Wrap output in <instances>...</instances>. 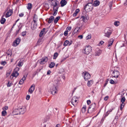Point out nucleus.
Instances as JSON below:
<instances>
[{"label": "nucleus", "instance_id": "obj_27", "mask_svg": "<svg viewBox=\"0 0 127 127\" xmlns=\"http://www.w3.org/2000/svg\"><path fill=\"white\" fill-rule=\"evenodd\" d=\"M54 19V17L53 16H51L49 19L48 22L49 23H51Z\"/></svg>", "mask_w": 127, "mask_h": 127}, {"label": "nucleus", "instance_id": "obj_34", "mask_svg": "<svg viewBox=\"0 0 127 127\" xmlns=\"http://www.w3.org/2000/svg\"><path fill=\"white\" fill-rule=\"evenodd\" d=\"M55 65V64L54 63V62H52L49 64V66L50 68H52Z\"/></svg>", "mask_w": 127, "mask_h": 127}, {"label": "nucleus", "instance_id": "obj_13", "mask_svg": "<svg viewBox=\"0 0 127 127\" xmlns=\"http://www.w3.org/2000/svg\"><path fill=\"white\" fill-rule=\"evenodd\" d=\"M35 86L34 84L31 85L29 89L28 92L30 94H32L34 90Z\"/></svg>", "mask_w": 127, "mask_h": 127}, {"label": "nucleus", "instance_id": "obj_17", "mask_svg": "<svg viewBox=\"0 0 127 127\" xmlns=\"http://www.w3.org/2000/svg\"><path fill=\"white\" fill-rule=\"evenodd\" d=\"M12 114L13 115L20 114V112L19 111L18 108L15 109L13 110L12 112Z\"/></svg>", "mask_w": 127, "mask_h": 127}, {"label": "nucleus", "instance_id": "obj_18", "mask_svg": "<svg viewBox=\"0 0 127 127\" xmlns=\"http://www.w3.org/2000/svg\"><path fill=\"white\" fill-rule=\"evenodd\" d=\"M13 13V11L10 9L7 12L6 15L5 17L7 18L10 16Z\"/></svg>", "mask_w": 127, "mask_h": 127}, {"label": "nucleus", "instance_id": "obj_46", "mask_svg": "<svg viewBox=\"0 0 127 127\" xmlns=\"http://www.w3.org/2000/svg\"><path fill=\"white\" fill-rule=\"evenodd\" d=\"M32 5L31 3H28V6H27V8L29 9H31L32 8Z\"/></svg>", "mask_w": 127, "mask_h": 127}, {"label": "nucleus", "instance_id": "obj_29", "mask_svg": "<svg viewBox=\"0 0 127 127\" xmlns=\"http://www.w3.org/2000/svg\"><path fill=\"white\" fill-rule=\"evenodd\" d=\"M79 11L80 10L79 9H77L73 14V16L75 17L76 16L77 14L79 12Z\"/></svg>", "mask_w": 127, "mask_h": 127}, {"label": "nucleus", "instance_id": "obj_35", "mask_svg": "<svg viewBox=\"0 0 127 127\" xmlns=\"http://www.w3.org/2000/svg\"><path fill=\"white\" fill-rule=\"evenodd\" d=\"M109 82L111 84H116L117 83V81H114L113 80L111 79L109 80Z\"/></svg>", "mask_w": 127, "mask_h": 127}, {"label": "nucleus", "instance_id": "obj_51", "mask_svg": "<svg viewBox=\"0 0 127 127\" xmlns=\"http://www.w3.org/2000/svg\"><path fill=\"white\" fill-rule=\"evenodd\" d=\"M71 27H69L66 28V30L68 32H69L71 30Z\"/></svg>", "mask_w": 127, "mask_h": 127}, {"label": "nucleus", "instance_id": "obj_44", "mask_svg": "<svg viewBox=\"0 0 127 127\" xmlns=\"http://www.w3.org/2000/svg\"><path fill=\"white\" fill-rule=\"evenodd\" d=\"M0 64L1 65L4 66L7 64V62L5 61H2L0 62Z\"/></svg>", "mask_w": 127, "mask_h": 127}, {"label": "nucleus", "instance_id": "obj_4", "mask_svg": "<svg viewBox=\"0 0 127 127\" xmlns=\"http://www.w3.org/2000/svg\"><path fill=\"white\" fill-rule=\"evenodd\" d=\"M93 7V4L92 3H89L86 5L85 9L87 12H88L92 10Z\"/></svg>", "mask_w": 127, "mask_h": 127}, {"label": "nucleus", "instance_id": "obj_40", "mask_svg": "<svg viewBox=\"0 0 127 127\" xmlns=\"http://www.w3.org/2000/svg\"><path fill=\"white\" fill-rule=\"evenodd\" d=\"M23 64V63L22 61H20L18 63V65L20 67H21Z\"/></svg>", "mask_w": 127, "mask_h": 127}, {"label": "nucleus", "instance_id": "obj_6", "mask_svg": "<svg viewBox=\"0 0 127 127\" xmlns=\"http://www.w3.org/2000/svg\"><path fill=\"white\" fill-rule=\"evenodd\" d=\"M83 76L85 80L86 81L90 79L91 77L90 74L88 72H84L83 73Z\"/></svg>", "mask_w": 127, "mask_h": 127}, {"label": "nucleus", "instance_id": "obj_37", "mask_svg": "<svg viewBox=\"0 0 127 127\" xmlns=\"http://www.w3.org/2000/svg\"><path fill=\"white\" fill-rule=\"evenodd\" d=\"M6 20L5 18H2L0 20V22L1 24H4Z\"/></svg>", "mask_w": 127, "mask_h": 127}, {"label": "nucleus", "instance_id": "obj_56", "mask_svg": "<svg viewBox=\"0 0 127 127\" xmlns=\"http://www.w3.org/2000/svg\"><path fill=\"white\" fill-rule=\"evenodd\" d=\"M26 34V32H22V35L23 36H25Z\"/></svg>", "mask_w": 127, "mask_h": 127}, {"label": "nucleus", "instance_id": "obj_33", "mask_svg": "<svg viewBox=\"0 0 127 127\" xmlns=\"http://www.w3.org/2000/svg\"><path fill=\"white\" fill-rule=\"evenodd\" d=\"M6 54L7 56H10L12 54V51L10 50H8Z\"/></svg>", "mask_w": 127, "mask_h": 127}, {"label": "nucleus", "instance_id": "obj_60", "mask_svg": "<svg viewBox=\"0 0 127 127\" xmlns=\"http://www.w3.org/2000/svg\"><path fill=\"white\" fill-rule=\"evenodd\" d=\"M91 103V101L90 100H88L87 101V104L89 105Z\"/></svg>", "mask_w": 127, "mask_h": 127}, {"label": "nucleus", "instance_id": "obj_19", "mask_svg": "<svg viewBox=\"0 0 127 127\" xmlns=\"http://www.w3.org/2000/svg\"><path fill=\"white\" fill-rule=\"evenodd\" d=\"M114 41V39L112 38H111L108 41L107 45L108 48H110L109 47L112 45Z\"/></svg>", "mask_w": 127, "mask_h": 127}, {"label": "nucleus", "instance_id": "obj_5", "mask_svg": "<svg viewBox=\"0 0 127 127\" xmlns=\"http://www.w3.org/2000/svg\"><path fill=\"white\" fill-rule=\"evenodd\" d=\"M92 47L90 46H86L85 47V53L86 54H89L92 50Z\"/></svg>", "mask_w": 127, "mask_h": 127}, {"label": "nucleus", "instance_id": "obj_41", "mask_svg": "<svg viewBox=\"0 0 127 127\" xmlns=\"http://www.w3.org/2000/svg\"><path fill=\"white\" fill-rule=\"evenodd\" d=\"M60 18V17H56L54 20V23H57Z\"/></svg>", "mask_w": 127, "mask_h": 127}, {"label": "nucleus", "instance_id": "obj_2", "mask_svg": "<svg viewBox=\"0 0 127 127\" xmlns=\"http://www.w3.org/2000/svg\"><path fill=\"white\" fill-rule=\"evenodd\" d=\"M51 2V5L53 9H55L59 8V2L56 0H50Z\"/></svg>", "mask_w": 127, "mask_h": 127}, {"label": "nucleus", "instance_id": "obj_50", "mask_svg": "<svg viewBox=\"0 0 127 127\" xmlns=\"http://www.w3.org/2000/svg\"><path fill=\"white\" fill-rule=\"evenodd\" d=\"M95 108H91V109L89 110V112L90 113H92L94 112L95 110Z\"/></svg>", "mask_w": 127, "mask_h": 127}, {"label": "nucleus", "instance_id": "obj_47", "mask_svg": "<svg viewBox=\"0 0 127 127\" xmlns=\"http://www.w3.org/2000/svg\"><path fill=\"white\" fill-rule=\"evenodd\" d=\"M126 99L125 97H123L121 98V101L122 103H124Z\"/></svg>", "mask_w": 127, "mask_h": 127}, {"label": "nucleus", "instance_id": "obj_25", "mask_svg": "<svg viewBox=\"0 0 127 127\" xmlns=\"http://www.w3.org/2000/svg\"><path fill=\"white\" fill-rule=\"evenodd\" d=\"M100 4V2L98 0H96L94 2L93 5V6L95 7L98 6Z\"/></svg>", "mask_w": 127, "mask_h": 127}, {"label": "nucleus", "instance_id": "obj_52", "mask_svg": "<svg viewBox=\"0 0 127 127\" xmlns=\"http://www.w3.org/2000/svg\"><path fill=\"white\" fill-rule=\"evenodd\" d=\"M8 109V107L7 106H5L2 108V109L3 110V111H5L6 110H7Z\"/></svg>", "mask_w": 127, "mask_h": 127}, {"label": "nucleus", "instance_id": "obj_23", "mask_svg": "<svg viewBox=\"0 0 127 127\" xmlns=\"http://www.w3.org/2000/svg\"><path fill=\"white\" fill-rule=\"evenodd\" d=\"M19 73L17 71H14L11 74L12 78L13 77H16L19 75Z\"/></svg>", "mask_w": 127, "mask_h": 127}, {"label": "nucleus", "instance_id": "obj_28", "mask_svg": "<svg viewBox=\"0 0 127 127\" xmlns=\"http://www.w3.org/2000/svg\"><path fill=\"white\" fill-rule=\"evenodd\" d=\"M45 28H44L41 31L39 34V36L40 37H41L43 35V34L45 33Z\"/></svg>", "mask_w": 127, "mask_h": 127}, {"label": "nucleus", "instance_id": "obj_22", "mask_svg": "<svg viewBox=\"0 0 127 127\" xmlns=\"http://www.w3.org/2000/svg\"><path fill=\"white\" fill-rule=\"evenodd\" d=\"M66 0H61L60 2L61 7H63L67 3V2Z\"/></svg>", "mask_w": 127, "mask_h": 127}, {"label": "nucleus", "instance_id": "obj_30", "mask_svg": "<svg viewBox=\"0 0 127 127\" xmlns=\"http://www.w3.org/2000/svg\"><path fill=\"white\" fill-rule=\"evenodd\" d=\"M86 106L85 105H84L83 106V107L82 109V111L83 113H84L86 110Z\"/></svg>", "mask_w": 127, "mask_h": 127}, {"label": "nucleus", "instance_id": "obj_59", "mask_svg": "<svg viewBox=\"0 0 127 127\" xmlns=\"http://www.w3.org/2000/svg\"><path fill=\"white\" fill-rule=\"evenodd\" d=\"M19 68L18 67H16L15 68L14 71H17H17H19Z\"/></svg>", "mask_w": 127, "mask_h": 127}, {"label": "nucleus", "instance_id": "obj_62", "mask_svg": "<svg viewBox=\"0 0 127 127\" xmlns=\"http://www.w3.org/2000/svg\"><path fill=\"white\" fill-rule=\"evenodd\" d=\"M108 96H107L106 97H105L104 98V100H107L108 99Z\"/></svg>", "mask_w": 127, "mask_h": 127}, {"label": "nucleus", "instance_id": "obj_42", "mask_svg": "<svg viewBox=\"0 0 127 127\" xmlns=\"http://www.w3.org/2000/svg\"><path fill=\"white\" fill-rule=\"evenodd\" d=\"M114 25L117 27L118 26L120 25V22L118 21H116L114 22Z\"/></svg>", "mask_w": 127, "mask_h": 127}, {"label": "nucleus", "instance_id": "obj_53", "mask_svg": "<svg viewBox=\"0 0 127 127\" xmlns=\"http://www.w3.org/2000/svg\"><path fill=\"white\" fill-rule=\"evenodd\" d=\"M30 96L29 95H27L26 97V99L27 100H29L30 98Z\"/></svg>", "mask_w": 127, "mask_h": 127}, {"label": "nucleus", "instance_id": "obj_58", "mask_svg": "<svg viewBox=\"0 0 127 127\" xmlns=\"http://www.w3.org/2000/svg\"><path fill=\"white\" fill-rule=\"evenodd\" d=\"M68 32L66 30L64 32V34L65 36H66L67 35Z\"/></svg>", "mask_w": 127, "mask_h": 127}, {"label": "nucleus", "instance_id": "obj_45", "mask_svg": "<svg viewBox=\"0 0 127 127\" xmlns=\"http://www.w3.org/2000/svg\"><path fill=\"white\" fill-rule=\"evenodd\" d=\"M91 38V35L90 34H89L86 37V39L87 40L90 39Z\"/></svg>", "mask_w": 127, "mask_h": 127}, {"label": "nucleus", "instance_id": "obj_63", "mask_svg": "<svg viewBox=\"0 0 127 127\" xmlns=\"http://www.w3.org/2000/svg\"><path fill=\"white\" fill-rule=\"evenodd\" d=\"M51 72L50 70H48L47 72V75H49Z\"/></svg>", "mask_w": 127, "mask_h": 127}, {"label": "nucleus", "instance_id": "obj_26", "mask_svg": "<svg viewBox=\"0 0 127 127\" xmlns=\"http://www.w3.org/2000/svg\"><path fill=\"white\" fill-rule=\"evenodd\" d=\"M32 24H33V25L31 27L32 29V30H34L37 27V24L36 22L35 23L33 22V23H32Z\"/></svg>", "mask_w": 127, "mask_h": 127}, {"label": "nucleus", "instance_id": "obj_11", "mask_svg": "<svg viewBox=\"0 0 127 127\" xmlns=\"http://www.w3.org/2000/svg\"><path fill=\"white\" fill-rule=\"evenodd\" d=\"M18 108L20 112V114H23L25 112L26 109L24 106H20Z\"/></svg>", "mask_w": 127, "mask_h": 127}, {"label": "nucleus", "instance_id": "obj_49", "mask_svg": "<svg viewBox=\"0 0 127 127\" xmlns=\"http://www.w3.org/2000/svg\"><path fill=\"white\" fill-rule=\"evenodd\" d=\"M125 103H122L121 105L120 110H122L124 106Z\"/></svg>", "mask_w": 127, "mask_h": 127}, {"label": "nucleus", "instance_id": "obj_21", "mask_svg": "<svg viewBox=\"0 0 127 127\" xmlns=\"http://www.w3.org/2000/svg\"><path fill=\"white\" fill-rule=\"evenodd\" d=\"M27 76L24 75L22 79H21L19 82V84L20 85L24 83V81L26 80Z\"/></svg>", "mask_w": 127, "mask_h": 127}, {"label": "nucleus", "instance_id": "obj_54", "mask_svg": "<svg viewBox=\"0 0 127 127\" xmlns=\"http://www.w3.org/2000/svg\"><path fill=\"white\" fill-rule=\"evenodd\" d=\"M104 43V41H101L99 42V44L98 45L100 46V45H102Z\"/></svg>", "mask_w": 127, "mask_h": 127}, {"label": "nucleus", "instance_id": "obj_15", "mask_svg": "<svg viewBox=\"0 0 127 127\" xmlns=\"http://www.w3.org/2000/svg\"><path fill=\"white\" fill-rule=\"evenodd\" d=\"M78 24V26L75 28L73 32V33L74 34H77L79 32V30L80 29V27H78V26L79 25H80L79 24Z\"/></svg>", "mask_w": 127, "mask_h": 127}, {"label": "nucleus", "instance_id": "obj_9", "mask_svg": "<svg viewBox=\"0 0 127 127\" xmlns=\"http://www.w3.org/2000/svg\"><path fill=\"white\" fill-rule=\"evenodd\" d=\"M78 99V98L76 96H74L72 98L71 102L72 104L74 106H75L76 105Z\"/></svg>", "mask_w": 127, "mask_h": 127}, {"label": "nucleus", "instance_id": "obj_64", "mask_svg": "<svg viewBox=\"0 0 127 127\" xmlns=\"http://www.w3.org/2000/svg\"><path fill=\"white\" fill-rule=\"evenodd\" d=\"M124 4L125 5H127V0H126L124 3Z\"/></svg>", "mask_w": 127, "mask_h": 127}, {"label": "nucleus", "instance_id": "obj_32", "mask_svg": "<svg viewBox=\"0 0 127 127\" xmlns=\"http://www.w3.org/2000/svg\"><path fill=\"white\" fill-rule=\"evenodd\" d=\"M58 9V8H56V9L54 8L53 9V10L54 11V12L53 14V16H55L56 15L57 13Z\"/></svg>", "mask_w": 127, "mask_h": 127}, {"label": "nucleus", "instance_id": "obj_61", "mask_svg": "<svg viewBox=\"0 0 127 127\" xmlns=\"http://www.w3.org/2000/svg\"><path fill=\"white\" fill-rule=\"evenodd\" d=\"M109 111H107L106 113V114H105V116L106 117L109 114Z\"/></svg>", "mask_w": 127, "mask_h": 127}, {"label": "nucleus", "instance_id": "obj_14", "mask_svg": "<svg viewBox=\"0 0 127 127\" xmlns=\"http://www.w3.org/2000/svg\"><path fill=\"white\" fill-rule=\"evenodd\" d=\"M81 19L83 22H85L88 20V18L87 15L82 14L81 17Z\"/></svg>", "mask_w": 127, "mask_h": 127}, {"label": "nucleus", "instance_id": "obj_39", "mask_svg": "<svg viewBox=\"0 0 127 127\" xmlns=\"http://www.w3.org/2000/svg\"><path fill=\"white\" fill-rule=\"evenodd\" d=\"M12 85V82L10 81H8V83L7 84V86L8 87H9L11 86Z\"/></svg>", "mask_w": 127, "mask_h": 127}, {"label": "nucleus", "instance_id": "obj_24", "mask_svg": "<svg viewBox=\"0 0 127 127\" xmlns=\"http://www.w3.org/2000/svg\"><path fill=\"white\" fill-rule=\"evenodd\" d=\"M96 105L95 103H93L90 106H89L88 109V112H89V110L91 109V108H95Z\"/></svg>", "mask_w": 127, "mask_h": 127}, {"label": "nucleus", "instance_id": "obj_48", "mask_svg": "<svg viewBox=\"0 0 127 127\" xmlns=\"http://www.w3.org/2000/svg\"><path fill=\"white\" fill-rule=\"evenodd\" d=\"M42 39H39L37 42V44L39 45L41 44L42 43Z\"/></svg>", "mask_w": 127, "mask_h": 127}, {"label": "nucleus", "instance_id": "obj_36", "mask_svg": "<svg viewBox=\"0 0 127 127\" xmlns=\"http://www.w3.org/2000/svg\"><path fill=\"white\" fill-rule=\"evenodd\" d=\"M37 17L36 15H34L33 19V22L35 23L37 22Z\"/></svg>", "mask_w": 127, "mask_h": 127}, {"label": "nucleus", "instance_id": "obj_31", "mask_svg": "<svg viewBox=\"0 0 127 127\" xmlns=\"http://www.w3.org/2000/svg\"><path fill=\"white\" fill-rule=\"evenodd\" d=\"M93 80H91L88 81L87 83V85L88 86L90 87L93 84Z\"/></svg>", "mask_w": 127, "mask_h": 127}, {"label": "nucleus", "instance_id": "obj_38", "mask_svg": "<svg viewBox=\"0 0 127 127\" xmlns=\"http://www.w3.org/2000/svg\"><path fill=\"white\" fill-rule=\"evenodd\" d=\"M58 55V54L57 53H55L54 55L53 59H56L57 58Z\"/></svg>", "mask_w": 127, "mask_h": 127}, {"label": "nucleus", "instance_id": "obj_1", "mask_svg": "<svg viewBox=\"0 0 127 127\" xmlns=\"http://www.w3.org/2000/svg\"><path fill=\"white\" fill-rule=\"evenodd\" d=\"M58 87L55 86L54 84L50 83L48 87V91H50L52 94L54 95L57 93Z\"/></svg>", "mask_w": 127, "mask_h": 127}, {"label": "nucleus", "instance_id": "obj_20", "mask_svg": "<svg viewBox=\"0 0 127 127\" xmlns=\"http://www.w3.org/2000/svg\"><path fill=\"white\" fill-rule=\"evenodd\" d=\"M102 51L101 50L99 49H96L95 52V56H99L101 53Z\"/></svg>", "mask_w": 127, "mask_h": 127}, {"label": "nucleus", "instance_id": "obj_57", "mask_svg": "<svg viewBox=\"0 0 127 127\" xmlns=\"http://www.w3.org/2000/svg\"><path fill=\"white\" fill-rule=\"evenodd\" d=\"M24 15V14L23 13H20L19 15V16L20 17H23Z\"/></svg>", "mask_w": 127, "mask_h": 127}, {"label": "nucleus", "instance_id": "obj_12", "mask_svg": "<svg viewBox=\"0 0 127 127\" xmlns=\"http://www.w3.org/2000/svg\"><path fill=\"white\" fill-rule=\"evenodd\" d=\"M60 78L59 77L57 79H55L53 82V83L51 84H54L55 86L58 87L60 84Z\"/></svg>", "mask_w": 127, "mask_h": 127}, {"label": "nucleus", "instance_id": "obj_3", "mask_svg": "<svg viewBox=\"0 0 127 127\" xmlns=\"http://www.w3.org/2000/svg\"><path fill=\"white\" fill-rule=\"evenodd\" d=\"M112 32V30L109 28H107L104 31L103 33L104 34L105 36L109 38Z\"/></svg>", "mask_w": 127, "mask_h": 127}, {"label": "nucleus", "instance_id": "obj_8", "mask_svg": "<svg viewBox=\"0 0 127 127\" xmlns=\"http://www.w3.org/2000/svg\"><path fill=\"white\" fill-rule=\"evenodd\" d=\"M21 41V39L19 38H17L14 41L12 46L14 47H16L19 44Z\"/></svg>", "mask_w": 127, "mask_h": 127}, {"label": "nucleus", "instance_id": "obj_7", "mask_svg": "<svg viewBox=\"0 0 127 127\" xmlns=\"http://www.w3.org/2000/svg\"><path fill=\"white\" fill-rule=\"evenodd\" d=\"M48 60V58L46 57H44L38 61L39 63L41 64H43L47 62Z\"/></svg>", "mask_w": 127, "mask_h": 127}, {"label": "nucleus", "instance_id": "obj_10", "mask_svg": "<svg viewBox=\"0 0 127 127\" xmlns=\"http://www.w3.org/2000/svg\"><path fill=\"white\" fill-rule=\"evenodd\" d=\"M119 75V72L116 70H114L112 73V76L113 77L115 78H118Z\"/></svg>", "mask_w": 127, "mask_h": 127}, {"label": "nucleus", "instance_id": "obj_16", "mask_svg": "<svg viewBox=\"0 0 127 127\" xmlns=\"http://www.w3.org/2000/svg\"><path fill=\"white\" fill-rule=\"evenodd\" d=\"M72 43V41H69L66 40L64 42L63 45L64 46H66L67 45L70 46Z\"/></svg>", "mask_w": 127, "mask_h": 127}, {"label": "nucleus", "instance_id": "obj_43", "mask_svg": "<svg viewBox=\"0 0 127 127\" xmlns=\"http://www.w3.org/2000/svg\"><path fill=\"white\" fill-rule=\"evenodd\" d=\"M7 114V112L6 111H3L1 112V115L5 116Z\"/></svg>", "mask_w": 127, "mask_h": 127}, {"label": "nucleus", "instance_id": "obj_55", "mask_svg": "<svg viewBox=\"0 0 127 127\" xmlns=\"http://www.w3.org/2000/svg\"><path fill=\"white\" fill-rule=\"evenodd\" d=\"M44 6L47 9H48L49 8V5L47 4H45L44 5Z\"/></svg>", "mask_w": 127, "mask_h": 127}]
</instances>
